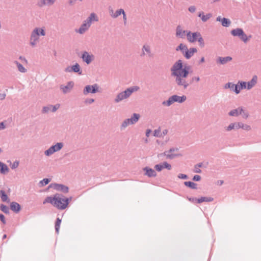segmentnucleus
<instances>
[{
  "label": "nucleus",
  "instance_id": "obj_35",
  "mask_svg": "<svg viewBox=\"0 0 261 261\" xmlns=\"http://www.w3.org/2000/svg\"><path fill=\"white\" fill-rule=\"evenodd\" d=\"M15 63L16 64L17 68L18 69V70L22 73L25 72L27 70L26 69L19 63H18L17 61L15 62Z\"/></svg>",
  "mask_w": 261,
  "mask_h": 261
},
{
  "label": "nucleus",
  "instance_id": "obj_59",
  "mask_svg": "<svg viewBox=\"0 0 261 261\" xmlns=\"http://www.w3.org/2000/svg\"><path fill=\"white\" fill-rule=\"evenodd\" d=\"M0 220L5 223V217L3 214H0Z\"/></svg>",
  "mask_w": 261,
  "mask_h": 261
},
{
  "label": "nucleus",
  "instance_id": "obj_45",
  "mask_svg": "<svg viewBox=\"0 0 261 261\" xmlns=\"http://www.w3.org/2000/svg\"><path fill=\"white\" fill-rule=\"evenodd\" d=\"M239 84L241 86V89H247V83L245 82H239Z\"/></svg>",
  "mask_w": 261,
  "mask_h": 261
},
{
  "label": "nucleus",
  "instance_id": "obj_7",
  "mask_svg": "<svg viewBox=\"0 0 261 261\" xmlns=\"http://www.w3.org/2000/svg\"><path fill=\"white\" fill-rule=\"evenodd\" d=\"M63 147L62 143H58L56 145L51 146L48 149L45 151V155L48 156L55 152L60 150Z\"/></svg>",
  "mask_w": 261,
  "mask_h": 261
},
{
  "label": "nucleus",
  "instance_id": "obj_13",
  "mask_svg": "<svg viewBox=\"0 0 261 261\" xmlns=\"http://www.w3.org/2000/svg\"><path fill=\"white\" fill-rule=\"evenodd\" d=\"M124 10L122 9H120L114 12L112 9H109V13L111 16L114 18H116L120 16L122 13H123Z\"/></svg>",
  "mask_w": 261,
  "mask_h": 261
},
{
  "label": "nucleus",
  "instance_id": "obj_61",
  "mask_svg": "<svg viewBox=\"0 0 261 261\" xmlns=\"http://www.w3.org/2000/svg\"><path fill=\"white\" fill-rule=\"evenodd\" d=\"M71 70H72V69L70 67H68L65 69V71H66V72H70Z\"/></svg>",
  "mask_w": 261,
  "mask_h": 261
},
{
  "label": "nucleus",
  "instance_id": "obj_14",
  "mask_svg": "<svg viewBox=\"0 0 261 261\" xmlns=\"http://www.w3.org/2000/svg\"><path fill=\"white\" fill-rule=\"evenodd\" d=\"M50 187H53L54 189L59 190L61 191L64 193H67L68 191V187L64 186L62 185L55 184L50 186Z\"/></svg>",
  "mask_w": 261,
  "mask_h": 261
},
{
  "label": "nucleus",
  "instance_id": "obj_5",
  "mask_svg": "<svg viewBox=\"0 0 261 261\" xmlns=\"http://www.w3.org/2000/svg\"><path fill=\"white\" fill-rule=\"evenodd\" d=\"M231 34L233 36L239 37L240 39L243 41L244 42H246L249 39L248 37L245 34L243 30L240 28L232 30L231 31Z\"/></svg>",
  "mask_w": 261,
  "mask_h": 261
},
{
  "label": "nucleus",
  "instance_id": "obj_63",
  "mask_svg": "<svg viewBox=\"0 0 261 261\" xmlns=\"http://www.w3.org/2000/svg\"><path fill=\"white\" fill-rule=\"evenodd\" d=\"M4 128H5L4 124L3 122L0 123V129Z\"/></svg>",
  "mask_w": 261,
  "mask_h": 261
},
{
  "label": "nucleus",
  "instance_id": "obj_41",
  "mask_svg": "<svg viewBox=\"0 0 261 261\" xmlns=\"http://www.w3.org/2000/svg\"><path fill=\"white\" fill-rule=\"evenodd\" d=\"M242 90V89H241V86L240 85V84H239V83L236 84L235 85V87H234V92L236 93V94H239L240 92V91Z\"/></svg>",
  "mask_w": 261,
  "mask_h": 261
},
{
  "label": "nucleus",
  "instance_id": "obj_57",
  "mask_svg": "<svg viewBox=\"0 0 261 261\" xmlns=\"http://www.w3.org/2000/svg\"><path fill=\"white\" fill-rule=\"evenodd\" d=\"M19 59L24 63L25 64L28 63V61L25 59L24 57H20Z\"/></svg>",
  "mask_w": 261,
  "mask_h": 261
},
{
  "label": "nucleus",
  "instance_id": "obj_2",
  "mask_svg": "<svg viewBox=\"0 0 261 261\" xmlns=\"http://www.w3.org/2000/svg\"><path fill=\"white\" fill-rule=\"evenodd\" d=\"M46 203H49L59 210H64L68 205L69 199L63 198L59 194H56L54 196L46 197L43 203L45 204Z\"/></svg>",
  "mask_w": 261,
  "mask_h": 261
},
{
  "label": "nucleus",
  "instance_id": "obj_42",
  "mask_svg": "<svg viewBox=\"0 0 261 261\" xmlns=\"http://www.w3.org/2000/svg\"><path fill=\"white\" fill-rule=\"evenodd\" d=\"M71 69L74 72H77L80 71V66L77 64H76L72 66Z\"/></svg>",
  "mask_w": 261,
  "mask_h": 261
},
{
  "label": "nucleus",
  "instance_id": "obj_18",
  "mask_svg": "<svg viewBox=\"0 0 261 261\" xmlns=\"http://www.w3.org/2000/svg\"><path fill=\"white\" fill-rule=\"evenodd\" d=\"M212 16V14L207 13L204 14L203 12H200L198 14V17H199L203 22H206Z\"/></svg>",
  "mask_w": 261,
  "mask_h": 261
},
{
  "label": "nucleus",
  "instance_id": "obj_58",
  "mask_svg": "<svg viewBox=\"0 0 261 261\" xmlns=\"http://www.w3.org/2000/svg\"><path fill=\"white\" fill-rule=\"evenodd\" d=\"M94 101V100L92 98H91V99H87L86 100V103H91L92 102H93Z\"/></svg>",
  "mask_w": 261,
  "mask_h": 261
},
{
  "label": "nucleus",
  "instance_id": "obj_48",
  "mask_svg": "<svg viewBox=\"0 0 261 261\" xmlns=\"http://www.w3.org/2000/svg\"><path fill=\"white\" fill-rule=\"evenodd\" d=\"M61 223V220L59 218H58L55 224V228H59V227L60 226Z\"/></svg>",
  "mask_w": 261,
  "mask_h": 261
},
{
  "label": "nucleus",
  "instance_id": "obj_32",
  "mask_svg": "<svg viewBox=\"0 0 261 261\" xmlns=\"http://www.w3.org/2000/svg\"><path fill=\"white\" fill-rule=\"evenodd\" d=\"M187 49H188V47L186 45H185L182 43H180L179 45V46L176 48V50L177 51L180 50L182 53V54L184 55L185 51H187Z\"/></svg>",
  "mask_w": 261,
  "mask_h": 261
},
{
  "label": "nucleus",
  "instance_id": "obj_16",
  "mask_svg": "<svg viewBox=\"0 0 261 261\" xmlns=\"http://www.w3.org/2000/svg\"><path fill=\"white\" fill-rule=\"evenodd\" d=\"M90 25V23L86 20L79 29L78 32L80 34H83L89 28Z\"/></svg>",
  "mask_w": 261,
  "mask_h": 261
},
{
  "label": "nucleus",
  "instance_id": "obj_39",
  "mask_svg": "<svg viewBox=\"0 0 261 261\" xmlns=\"http://www.w3.org/2000/svg\"><path fill=\"white\" fill-rule=\"evenodd\" d=\"M197 41H198V43H199V45L201 47H204V42L203 39V38H202V37L201 34L200 35V37H198V38L197 39Z\"/></svg>",
  "mask_w": 261,
  "mask_h": 261
},
{
  "label": "nucleus",
  "instance_id": "obj_34",
  "mask_svg": "<svg viewBox=\"0 0 261 261\" xmlns=\"http://www.w3.org/2000/svg\"><path fill=\"white\" fill-rule=\"evenodd\" d=\"M184 184L186 186L189 187L193 189H196L197 188V185L193 182L185 181Z\"/></svg>",
  "mask_w": 261,
  "mask_h": 261
},
{
  "label": "nucleus",
  "instance_id": "obj_8",
  "mask_svg": "<svg viewBox=\"0 0 261 261\" xmlns=\"http://www.w3.org/2000/svg\"><path fill=\"white\" fill-rule=\"evenodd\" d=\"M164 154L166 156L167 158L170 159H172L176 156L181 155L177 148L170 149L169 150L165 151Z\"/></svg>",
  "mask_w": 261,
  "mask_h": 261
},
{
  "label": "nucleus",
  "instance_id": "obj_19",
  "mask_svg": "<svg viewBox=\"0 0 261 261\" xmlns=\"http://www.w3.org/2000/svg\"><path fill=\"white\" fill-rule=\"evenodd\" d=\"M143 170L145 172V175L148 177H155L156 176L155 171L151 168L145 167Z\"/></svg>",
  "mask_w": 261,
  "mask_h": 261
},
{
  "label": "nucleus",
  "instance_id": "obj_60",
  "mask_svg": "<svg viewBox=\"0 0 261 261\" xmlns=\"http://www.w3.org/2000/svg\"><path fill=\"white\" fill-rule=\"evenodd\" d=\"M168 133V130L167 129H165L162 132V136H165Z\"/></svg>",
  "mask_w": 261,
  "mask_h": 261
},
{
  "label": "nucleus",
  "instance_id": "obj_4",
  "mask_svg": "<svg viewBox=\"0 0 261 261\" xmlns=\"http://www.w3.org/2000/svg\"><path fill=\"white\" fill-rule=\"evenodd\" d=\"M139 90L138 86H133L127 89L124 91L119 93L115 99V101L118 102L124 99L128 98L132 93L137 91Z\"/></svg>",
  "mask_w": 261,
  "mask_h": 261
},
{
  "label": "nucleus",
  "instance_id": "obj_3",
  "mask_svg": "<svg viewBox=\"0 0 261 261\" xmlns=\"http://www.w3.org/2000/svg\"><path fill=\"white\" fill-rule=\"evenodd\" d=\"M45 35V32L44 29L42 28H35L31 33L30 37V44L32 46L36 45L39 41V36H44Z\"/></svg>",
  "mask_w": 261,
  "mask_h": 261
},
{
  "label": "nucleus",
  "instance_id": "obj_43",
  "mask_svg": "<svg viewBox=\"0 0 261 261\" xmlns=\"http://www.w3.org/2000/svg\"><path fill=\"white\" fill-rule=\"evenodd\" d=\"M1 210L5 213H9V208L5 205L2 204L1 205Z\"/></svg>",
  "mask_w": 261,
  "mask_h": 261
},
{
  "label": "nucleus",
  "instance_id": "obj_62",
  "mask_svg": "<svg viewBox=\"0 0 261 261\" xmlns=\"http://www.w3.org/2000/svg\"><path fill=\"white\" fill-rule=\"evenodd\" d=\"M150 132H151V130L150 129H147L146 130V135L147 137L149 136Z\"/></svg>",
  "mask_w": 261,
  "mask_h": 261
},
{
  "label": "nucleus",
  "instance_id": "obj_26",
  "mask_svg": "<svg viewBox=\"0 0 261 261\" xmlns=\"http://www.w3.org/2000/svg\"><path fill=\"white\" fill-rule=\"evenodd\" d=\"M239 128H240V122L232 123L229 125V126L226 128V130L227 131H230L233 129Z\"/></svg>",
  "mask_w": 261,
  "mask_h": 261
},
{
  "label": "nucleus",
  "instance_id": "obj_56",
  "mask_svg": "<svg viewBox=\"0 0 261 261\" xmlns=\"http://www.w3.org/2000/svg\"><path fill=\"white\" fill-rule=\"evenodd\" d=\"M178 177L179 178H181V179H186L187 178V176L184 174H179L178 175Z\"/></svg>",
  "mask_w": 261,
  "mask_h": 261
},
{
  "label": "nucleus",
  "instance_id": "obj_64",
  "mask_svg": "<svg viewBox=\"0 0 261 261\" xmlns=\"http://www.w3.org/2000/svg\"><path fill=\"white\" fill-rule=\"evenodd\" d=\"M204 61H205L204 58V57H202L201 60H200V63H203V62H204Z\"/></svg>",
  "mask_w": 261,
  "mask_h": 261
},
{
  "label": "nucleus",
  "instance_id": "obj_30",
  "mask_svg": "<svg viewBox=\"0 0 261 261\" xmlns=\"http://www.w3.org/2000/svg\"><path fill=\"white\" fill-rule=\"evenodd\" d=\"M198 203H202L203 202H211L213 201V198L212 197H201V198L196 199Z\"/></svg>",
  "mask_w": 261,
  "mask_h": 261
},
{
  "label": "nucleus",
  "instance_id": "obj_25",
  "mask_svg": "<svg viewBox=\"0 0 261 261\" xmlns=\"http://www.w3.org/2000/svg\"><path fill=\"white\" fill-rule=\"evenodd\" d=\"M243 112V109L242 108H239L237 109L233 110L231 111L229 114L231 116H237L240 114H242V112Z\"/></svg>",
  "mask_w": 261,
  "mask_h": 261
},
{
  "label": "nucleus",
  "instance_id": "obj_54",
  "mask_svg": "<svg viewBox=\"0 0 261 261\" xmlns=\"http://www.w3.org/2000/svg\"><path fill=\"white\" fill-rule=\"evenodd\" d=\"M122 14L123 15L124 23L125 24H126V22H127V17H126V15L125 14L124 11H123V13H122Z\"/></svg>",
  "mask_w": 261,
  "mask_h": 261
},
{
  "label": "nucleus",
  "instance_id": "obj_29",
  "mask_svg": "<svg viewBox=\"0 0 261 261\" xmlns=\"http://www.w3.org/2000/svg\"><path fill=\"white\" fill-rule=\"evenodd\" d=\"M231 60L232 58L230 57H226L224 58L219 57L218 59V61L221 64H224L227 62L230 61Z\"/></svg>",
  "mask_w": 261,
  "mask_h": 261
},
{
  "label": "nucleus",
  "instance_id": "obj_40",
  "mask_svg": "<svg viewBox=\"0 0 261 261\" xmlns=\"http://www.w3.org/2000/svg\"><path fill=\"white\" fill-rule=\"evenodd\" d=\"M240 128H241L245 130H249L251 129L250 126H249L247 124H243L241 122H240Z\"/></svg>",
  "mask_w": 261,
  "mask_h": 261
},
{
  "label": "nucleus",
  "instance_id": "obj_21",
  "mask_svg": "<svg viewBox=\"0 0 261 261\" xmlns=\"http://www.w3.org/2000/svg\"><path fill=\"white\" fill-rule=\"evenodd\" d=\"M93 56L89 55L87 52H84L82 56L83 60L88 64L91 63L93 59Z\"/></svg>",
  "mask_w": 261,
  "mask_h": 261
},
{
  "label": "nucleus",
  "instance_id": "obj_37",
  "mask_svg": "<svg viewBox=\"0 0 261 261\" xmlns=\"http://www.w3.org/2000/svg\"><path fill=\"white\" fill-rule=\"evenodd\" d=\"M235 85V84H233L231 83H228L225 84L224 88L225 89H230L231 91H234Z\"/></svg>",
  "mask_w": 261,
  "mask_h": 261
},
{
  "label": "nucleus",
  "instance_id": "obj_55",
  "mask_svg": "<svg viewBox=\"0 0 261 261\" xmlns=\"http://www.w3.org/2000/svg\"><path fill=\"white\" fill-rule=\"evenodd\" d=\"M194 172L195 173H200L201 170L199 168H198V166H195L194 167Z\"/></svg>",
  "mask_w": 261,
  "mask_h": 261
},
{
  "label": "nucleus",
  "instance_id": "obj_38",
  "mask_svg": "<svg viewBox=\"0 0 261 261\" xmlns=\"http://www.w3.org/2000/svg\"><path fill=\"white\" fill-rule=\"evenodd\" d=\"M1 194V197L3 201H7L8 198L7 195L5 194V192L4 191H1L0 192Z\"/></svg>",
  "mask_w": 261,
  "mask_h": 261
},
{
  "label": "nucleus",
  "instance_id": "obj_24",
  "mask_svg": "<svg viewBox=\"0 0 261 261\" xmlns=\"http://www.w3.org/2000/svg\"><path fill=\"white\" fill-rule=\"evenodd\" d=\"M172 99L173 100L174 102H178L179 103H181V102L185 101L187 99L186 96L185 95H183L182 96H178L176 95H174L172 96Z\"/></svg>",
  "mask_w": 261,
  "mask_h": 261
},
{
  "label": "nucleus",
  "instance_id": "obj_10",
  "mask_svg": "<svg viewBox=\"0 0 261 261\" xmlns=\"http://www.w3.org/2000/svg\"><path fill=\"white\" fill-rule=\"evenodd\" d=\"M98 86L97 84H94L92 86H87L84 90L83 93L84 94H87L88 93H95L98 91Z\"/></svg>",
  "mask_w": 261,
  "mask_h": 261
},
{
  "label": "nucleus",
  "instance_id": "obj_33",
  "mask_svg": "<svg viewBox=\"0 0 261 261\" xmlns=\"http://www.w3.org/2000/svg\"><path fill=\"white\" fill-rule=\"evenodd\" d=\"M0 171L2 173H4L8 171V168L7 166L1 162H0Z\"/></svg>",
  "mask_w": 261,
  "mask_h": 261
},
{
  "label": "nucleus",
  "instance_id": "obj_52",
  "mask_svg": "<svg viewBox=\"0 0 261 261\" xmlns=\"http://www.w3.org/2000/svg\"><path fill=\"white\" fill-rule=\"evenodd\" d=\"M51 110V108L50 107V106L48 107H45L43 108V111L44 113H47L49 112Z\"/></svg>",
  "mask_w": 261,
  "mask_h": 261
},
{
  "label": "nucleus",
  "instance_id": "obj_12",
  "mask_svg": "<svg viewBox=\"0 0 261 261\" xmlns=\"http://www.w3.org/2000/svg\"><path fill=\"white\" fill-rule=\"evenodd\" d=\"M154 168L157 171L160 172L164 168H166L168 170H171V166L170 164H168L167 162H165L162 164L156 165L154 166Z\"/></svg>",
  "mask_w": 261,
  "mask_h": 261
},
{
  "label": "nucleus",
  "instance_id": "obj_20",
  "mask_svg": "<svg viewBox=\"0 0 261 261\" xmlns=\"http://www.w3.org/2000/svg\"><path fill=\"white\" fill-rule=\"evenodd\" d=\"M56 0H38L37 5L39 7H42L45 5H51Z\"/></svg>",
  "mask_w": 261,
  "mask_h": 261
},
{
  "label": "nucleus",
  "instance_id": "obj_17",
  "mask_svg": "<svg viewBox=\"0 0 261 261\" xmlns=\"http://www.w3.org/2000/svg\"><path fill=\"white\" fill-rule=\"evenodd\" d=\"M216 20L218 21L221 22L222 25L225 27H228L231 23L229 19L226 18H221L220 16L217 17Z\"/></svg>",
  "mask_w": 261,
  "mask_h": 261
},
{
  "label": "nucleus",
  "instance_id": "obj_44",
  "mask_svg": "<svg viewBox=\"0 0 261 261\" xmlns=\"http://www.w3.org/2000/svg\"><path fill=\"white\" fill-rule=\"evenodd\" d=\"M154 136L155 137H162V134L161 132L160 128L156 129L154 131Z\"/></svg>",
  "mask_w": 261,
  "mask_h": 261
},
{
  "label": "nucleus",
  "instance_id": "obj_53",
  "mask_svg": "<svg viewBox=\"0 0 261 261\" xmlns=\"http://www.w3.org/2000/svg\"><path fill=\"white\" fill-rule=\"evenodd\" d=\"M201 177L198 175H195L193 178V179L195 181H199Z\"/></svg>",
  "mask_w": 261,
  "mask_h": 261
},
{
  "label": "nucleus",
  "instance_id": "obj_27",
  "mask_svg": "<svg viewBox=\"0 0 261 261\" xmlns=\"http://www.w3.org/2000/svg\"><path fill=\"white\" fill-rule=\"evenodd\" d=\"M142 55L144 56L146 54H148V55H151V50L150 47L149 45L145 44L142 47Z\"/></svg>",
  "mask_w": 261,
  "mask_h": 261
},
{
  "label": "nucleus",
  "instance_id": "obj_11",
  "mask_svg": "<svg viewBox=\"0 0 261 261\" xmlns=\"http://www.w3.org/2000/svg\"><path fill=\"white\" fill-rule=\"evenodd\" d=\"M188 31L184 30L180 25H178L176 29V36L180 38H185L187 37Z\"/></svg>",
  "mask_w": 261,
  "mask_h": 261
},
{
  "label": "nucleus",
  "instance_id": "obj_6",
  "mask_svg": "<svg viewBox=\"0 0 261 261\" xmlns=\"http://www.w3.org/2000/svg\"><path fill=\"white\" fill-rule=\"evenodd\" d=\"M140 118V115L137 114H134L133 117L131 118L127 119L122 123L121 126L122 127L125 128L128 125L133 124L136 123Z\"/></svg>",
  "mask_w": 261,
  "mask_h": 261
},
{
  "label": "nucleus",
  "instance_id": "obj_9",
  "mask_svg": "<svg viewBox=\"0 0 261 261\" xmlns=\"http://www.w3.org/2000/svg\"><path fill=\"white\" fill-rule=\"evenodd\" d=\"M200 33L198 32H191L190 31H188L187 34V40L190 43H193L197 41V39L198 37H200Z\"/></svg>",
  "mask_w": 261,
  "mask_h": 261
},
{
  "label": "nucleus",
  "instance_id": "obj_51",
  "mask_svg": "<svg viewBox=\"0 0 261 261\" xmlns=\"http://www.w3.org/2000/svg\"><path fill=\"white\" fill-rule=\"evenodd\" d=\"M189 11L191 13H194L196 11V8L194 6H190L189 9Z\"/></svg>",
  "mask_w": 261,
  "mask_h": 261
},
{
  "label": "nucleus",
  "instance_id": "obj_23",
  "mask_svg": "<svg viewBox=\"0 0 261 261\" xmlns=\"http://www.w3.org/2000/svg\"><path fill=\"white\" fill-rule=\"evenodd\" d=\"M74 83L73 82H69L67 85L61 86V89L64 93H67L73 88Z\"/></svg>",
  "mask_w": 261,
  "mask_h": 261
},
{
  "label": "nucleus",
  "instance_id": "obj_1",
  "mask_svg": "<svg viewBox=\"0 0 261 261\" xmlns=\"http://www.w3.org/2000/svg\"><path fill=\"white\" fill-rule=\"evenodd\" d=\"M191 67L189 66H183L182 62L178 60L171 68V74L175 79V82L179 86L186 88L189 85L186 79L190 72Z\"/></svg>",
  "mask_w": 261,
  "mask_h": 261
},
{
  "label": "nucleus",
  "instance_id": "obj_50",
  "mask_svg": "<svg viewBox=\"0 0 261 261\" xmlns=\"http://www.w3.org/2000/svg\"><path fill=\"white\" fill-rule=\"evenodd\" d=\"M243 118L246 119L248 117V114L247 112H245L243 109V112H242V114H241Z\"/></svg>",
  "mask_w": 261,
  "mask_h": 261
},
{
  "label": "nucleus",
  "instance_id": "obj_36",
  "mask_svg": "<svg viewBox=\"0 0 261 261\" xmlns=\"http://www.w3.org/2000/svg\"><path fill=\"white\" fill-rule=\"evenodd\" d=\"M173 103H174V101L172 99V97L171 96L168 99V100L163 101L162 104L164 106H170Z\"/></svg>",
  "mask_w": 261,
  "mask_h": 261
},
{
  "label": "nucleus",
  "instance_id": "obj_31",
  "mask_svg": "<svg viewBox=\"0 0 261 261\" xmlns=\"http://www.w3.org/2000/svg\"><path fill=\"white\" fill-rule=\"evenodd\" d=\"M10 207L12 210L15 212H18L20 209V205L16 202H12L10 205Z\"/></svg>",
  "mask_w": 261,
  "mask_h": 261
},
{
  "label": "nucleus",
  "instance_id": "obj_15",
  "mask_svg": "<svg viewBox=\"0 0 261 261\" xmlns=\"http://www.w3.org/2000/svg\"><path fill=\"white\" fill-rule=\"evenodd\" d=\"M197 50L195 48H190V49H187V51H185L184 54V56L187 59H190L193 55L197 53Z\"/></svg>",
  "mask_w": 261,
  "mask_h": 261
},
{
  "label": "nucleus",
  "instance_id": "obj_22",
  "mask_svg": "<svg viewBox=\"0 0 261 261\" xmlns=\"http://www.w3.org/2000/svg\"><path fill=\"white\" fill-rule=\"evenodd\" d=\"M257 76L254 75L250 81L247 83V89L249 90L251 89L252 87H253L257 83Z\"/></svg>",
  "mask_w": 261,
  "mask_h": 261
},
{
  "label": "nucleus",
  "instance_id": "obj_46",
  "mask_svg": "<svg viewBox=\"0 0 261 261\" xmlns=\"http://www.w3.org/2000/svg\"><path fill=\"white\" fill-rule=\"evenodd\" d=\"M49 182V180L48 178H44L40 181V184L43 186L48 184Z\"/></svg>",
  "mask_w": 261,
  "mask_h": 261
},
{
  "label": "nucleus",
  "instance_id": "obj_28",
  "mask_svg": "<svg viewBox=\"0 0 261 261\" xmlns=\"http://www.w3.org/2000/svg\"><path fill=\"white\" fill-rule=\"evenodd\" d=\"M86 20L91 24L92 21H97L98 20V17L95 13H91L90 16L86 19Z\"/></svg>",
  "mask_w": 261,
  "mask_h": 261
},
{
  "label": "nucleus",
  "instance_id": "obj_47",
  "mask_svg": "<svg viewBox=\"0 0 261 261\" xmlns=\"http://www.w3.org/2000/svg\"><path fill=\"white\" fill-rule=\"evenodd\" d=\"M51 109H52L53 112H55L57 109H58L60 107L59 104H57L55 106H50Z\"/></svg>",
  "mask_w": 261,
  "mask_h": 261
},
{
  "label": "nucleus",
  "instance_id": "obj_49",
  "mask_svg": "<svg viewBox=\"0 0 261 261\" xmlns=\"http://www.w3.org/2000/svg\"><path fill=\"white\" fill-rule=\"evenodd\" d=\"M19 165V162L18 161H15L13 163V164L11 166L12 169H15Z\"/></svg>",
  "mask_w": 261,
  "mask_h": 261
}]
</instances>
